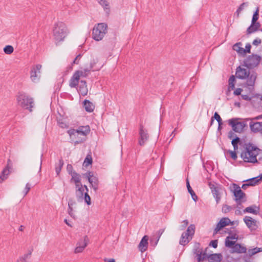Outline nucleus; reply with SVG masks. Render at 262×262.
<instances>
[{
    "label": "nucleus",
    "mask_w": 262,
    "mask_h": 262,
    "mask_svg": "<svg viewBox=\"0 0 262 262\" xmlns=\"http://www.w3.org/2000/svg\"><path fill=\"white\" fill-rule=\"evenodd\" d=\"M259 149L251 143L246 145L245 150L241 154V158L244 162L247 163H257V156L258 155Z\"/></svg>",
    "instance_id": "nucleus-1"
},
{
    "label": "nucleus",
    "mask_w": 262,
    "mask_h": 262,
    "mask_svg": "<svg viewBox=\"0 0 262 262\" xmlns=\"http://www.w3.org/2000/svg\"><path fill=\"white\" fill-rule=\"evenodd\" d=\"M235 75L236 77L241 79H247L246 84L248 86H253L254 85L256 78V74L253 72L250 73L248 69L239 66L236 70Z\"/></svg>",
    "instance_id": "nucleus-2"
},
{
    "label": "nucleus",
    "mask_w": 262,
    "mask_h": 262,
    "mask_svg": "<svg viewBox=\"0 0 262 262\" xmlns=\"http://www.w3.org/2000/svg\"><path fill=\"white\" fill-rule=\"evenodd\" d=\"M53 33L54 39L59 42L64 40L69 32L66 24L58 21L54 25Z\"/></svg>",
    "instance_id": "nucleus-3"
},
{
    "label": "nucleus",
    "mask_w": 262,
    "mask_h": 262,
    "mask_svg": "<svg viewBox=\"0 0 262 262\" xmlns=\"http://www.w3.org/2000/svg\"><path fill=\"white\" fill-rule=\"evenodd\" d=\"M16 100L18 105L24 109L29 110L30 112L32 111L33 100L26 93L23 92H19L17 95Z\"/></svg>",
    "instance_id": "nucleus-4"
},
{
    "label": "nucleus",
    "mask_w": 262,
    "mask_h": 262,
    "mask_svg": "<svg viewBox=\"0 0 262 262\" xmlns=\"http://www.w3.org/2000/svg\"><path fill=\"white\" fill-rule=\"evenodd\" d=\"M232 185L233 188L232 191L234 196V200L236 203L237 207H239L243 203L246 202V194L241 190V188L238 185L233 183Z\"/></svg>",
    "instance_id": "nucleus-5"
},
{
    "label": "nucleus",
    "mask_w": 262,
    "mask_h": 262,
    "mask_svg": "<svg viewBox=\"0 0 262 262\" xmlns=\"http://www.w3.org/2000/svg\"><path fill=\"white\" fill-rule=\"evenodd\" d=\"M107 25L105 23H99L95 25L92 32L93 38L96 41L102 39L107 33Z\"/></svg>",
    "instance_id": "nucleus-6"
},
{
    "label": "nucleus",
    "mask_w": 262,
    "mask_h": 262,
    "mask_svg": "<svg viewBox=\"0 0 262 262\" xmlns=\"http://www.w3.org/2000/svg\"><path fill=\"white\" fill-rule=\"evenodd\" d=\"M91 69L86 68L83 71L77 70L75 71L69 81V86L71 88H76L79 82L80 78L85 77L88 75L90 72Z\"/></svg>",
    "instance_id": "nucleus-7"
},
{
    "label": "nucleus",
    "mask_w": 262,
    "mask_h": 262,
    "mask_svg": "<svg viewBox=\"0 0 262 262\" xmlns=\"http://www.w3.org/2000/svg\"><path fill=\"white\" fill-rule=\"evenodd\" d=\"M195 226L191 224L188 226L186 232L182 234L179 244L183 246L187 245L192 238L195 232Z\"/></svg>",
    "instance_id": "nucleus-8"
},
{
    "label": "nucleus",
    "mask_w": 262,
    "mask_h": 262,
    "mask_svg": "<svg viewBox=\"0 0 262 262\" xmlns=\"http://www.w3.org/2000/svg\"><path fill=\"white\" fill-rule=\"evenodd\" d=\"M208 186L211 189V193L215 198L216 204H218L221 199V194L223 190H225L223 186L214 182H209Z\"/></svg>",
    "instance_id": "nucleus-9"
},
{
    "label": "nucleus",
    "mask_w": 262,
    "mask_h": 262,
    "mask_svg": "<svg viewBox=\"0 0 262 262\" xmlns=\"http://www.w3.org/2000/svg\"><path fill=\"white\" fill-rule=\"evenodd\" d=\"M67 133L70 136L71 142L75 145L82 143L85 141V139L83 137H81L75 129L71 128L69 129Z\"/></svg>",
    "instance_id": "nucleus-10"
},
{
    "label": "nucleus",
    "mask_w": 262,
    "mask_h": 262,
    "mask_svg": "<svg viewBox=\"0 0 262 262\" xmlns=\"http://www.w3.org/2000/svg\"><path fill=\"white\" fill-rule=\"evenodd\" d=\"M260 59L259 56L252 54L244 61V66L248 69H252L259 64Z\"/></svg>",
    "instance_id": "nucleus-11"
},
{
    "label": "nucleus",
    "mask_w": 262,
    "mask_h": 262,
    "mask_svg": "<svg viewBox=\"0 0 262 262\" xmlns=\"http://www.w3.org/2000/svg\"><path fill=\"white\" fill-rule=\"evenodd\" d=\"M229 124L231 126L232 129L237 133L242 132L246 125L244 122H239L238 119L235 118L230 119Z\"/></svg>",
    "instance_id": "nucleus-12"
},
{
    "label": "nucleus",
    "mask_w": 262,
    "mask_h": 262,
    "mask_svg": "<svg viewBox=\"0 0 262 262\" xmlns=\"http://www.w3.org/2000/svg\"><path fill=\"white\" fill-rule=\"evenodd\" d=\"M85 176L88 178L91 186L96 192L99 188V181L97 177L94 176L92 171H88L85 173Z\"/></svg>",
    "instance_id": "nucleus-13"
},
{
    "label": "nucleus",
    "mask_w": 262,
    "mask_h": 262,
    "mask_svg": "<svg viewBox=\"0 0 262 262\" xmlns=\"http://www.w3.org/2000/svg\"><path fill=\"white\" fill-rule=\"evenodd\" d=\"M41 65L38 64L32 67L30 72V78L32 81L37 82L40 78Z\"/></svg>",
    "instance_id": "nucleus-14"
},
{
    "label": "nucleus",
    "mask_w": 262,
    "mask_h": 262,
    "mask_svg": "<svg viewBox=\"0 0 262 262\" xmlns=\"http://www.w3.org/2000/svg\"><path fill=\"white\" fill-rule=\"evenodd\" d=\"M139 144L140 145L142 146L148 140L149 136L147 130L144 128L142 124H140L139 125Z\"/></svg>",
    "instance_id": "nucleus-15"
},
{
    "label": "nucleus",
    "mask_w": 262,
    "mask_h": 262,
    "mask_svg": "<svg viewBox=\"0 0 262 262\" xmlns=\"http://www.w3.org/2000/svg\"><path fill=\"white\" fill-rule=\"evenodd\" d=\"M89 238L87 236H85L83 239H80L77 243L76 247L75 249V253H78L82 252L87 246Z\"/></svg>",
    "instance_id": "nucleus-16"
},
{
    "label": "nucleus",
    "mask_w": 262,
    "mask_h": 262,
    "mask_svg": "<svg viewBox=\"0 0 262 262\" xmlns=\"http://www.w3.org/2000/svg\"><path fill=\"white\" fill-rule=\"evenodd\" d=\"M12 163L10 160H8L7 161V166L3 170L0 175V183H2L4 180L7 179L8 176L10 172V169H11Z\"/></svg>",
    "instance_id": "nucleus-17"
},
{
    "label": "nucleus",
    "mask_w": 262,
    "mask_h": 262,
    "mask_svg": "<svg viewBox=\"0 0 262 262\" xmlns=\"http://www.w3.org/2000/svg\"><path fill=\"white\" fill-rule=\"evenodd\" d=\"M231 223L230 220L228 217L222 218L216 225L214 230L213 234H216L222 228L229 225Z\"/></svg>",
    "instance_id": "nucleus-18"
},
{
    "label": "nucleus",
    "mask_w": 262,
    "mask_h": 262,
    "mask_svg": "<svg viewBox=\"0 0 262 262\" xmlns=\"http://www.w3.org/2000/svg\"><path fill=\"white\" fill-rule=\"evenodd\" d=\"M244 221L246 226L250 229V230H255L256 229L257 226L256 225V221L251 217L246 216L244 218Z\"/></svg>",
    "instance_id": "nucleus-19"
},
{
    "label": "nucleus",
    "mask_w": 262,
    "mask_h": 262,
    "mask_svg": "<svg viewBox=\"0 0 262 262\" xmlns=\"http://www.w3.org/2000/svg\"><path fill=\"white\" fill-rule=\"evenodd\" d=\"M76 88H77L80 95L84 96L88 94V89L85 80H81L79 85H78Z\"/></svg>",
    "instance_id": "nucleus-20"
},
{
    "label": "nucleus",
    "mask_w": 262,
    "mask_h": 262,
    "mask_svg": "<svg viewBox=\"0 0 262 262\" xmlns=\"http://www.w3.org/2000/svg\"><path fill=\"white\" fill-rule=\"evenodd\" d=\"M81 137H83L86 139L87 135L91 131L90 127L89 125L80 126L76 129Z\"/></svg>",
    "instance_id": "nucleus-21"
},
{
    "label": "nucleus",
    "mask_w": 262,
    "mask_h": 262,
    "mask_svg": "<svg viewBox=\"0 0 262 262\" xmlns=\"http://www.w3.org/2000/svg\"><path fill=\"white\" fill-rule=\"evenodd\" d=\"M33 251V248L32 247L28 250L27 253L19 256L17 259L16 262H28V260L31 258Z\"/></svg>",
    "instance_id": "nucleus-22"
},
{
    "label": "nucleus",
    "mask_w": 262,
    "mask_h": 262,
    "mask_svg": "<svg viewBox=\"0 0 262 262\" xmlns=\"http://www.w3.org/2000/svg\"><path fill=\"white\" fill-rule=\"evenodd\" d=\"M260 27V24L259 22L255 21L254 24H252L251 21V25L247 28L246 30V33L247 35L251 34L255 32L258 30Z\"/></svg>",
    "instance_id": "nucleus-23"
},
{
    "label": "nucleus",
    "mask_w": 262,
    "mask_h": 262,
    "mask_svg": "<svg viewBox=\"0 0 262 262\" xmlns=\"http://www.w3.org/2000/svg\"><path fill=\"white\" fill-rule=\"evenodd\" d=\"M148 236L145 235L140 241L138 248L141 252H144L147 250L148 247Z\"/></svg>",
    "instance_id": "nucleus-24"
},
{
    "label": "nucleus",
    "mask_w": 262,
    "mask_h": 262,
    "mask_svg": "<svg viewBox=\"0 0 262 262\" xmlns=\"http://www.w3.org/2000/svg\"><path fill=\"white\" fill-rule=\"evenodd\" d=\"M260 208L259 206H256V205H253L251 206L248 207L246 208L244 210V212L245 213H250L255 215H257L259 213Z\"/></svg>",
    "instance_id": "nucleus-25"
},
{
    "label": "nucleus",
    "mask_w": 262,
    "mask_h": 262,
    "mask_svg": "<svg viewBox=\"0 0 262 262\" xmlns=\"http://www.w3.org/2000/svg\"><path fill=\"white\" fill-rule=\"evenodd\" d=\"M250 127L252 131L257 132L262 130V122H250Z\"/></svg>",
    "instance_id": "nucleus-26"
},
{
    "label": "nucleus",
    "mask_w": 262,
    "mask_h": 262,
    "mask_svg": "<svg viewBox=\"0 0 262 262\" xmlns=\"http://www.w3.org/2000/svg\"><path fill=\"white\" fill-rule=\"evenodd\" d=\"M98 62V59L95 58L91 60L90 62V67L88 68L89 69H91V71H99L102 67V65L97 66V63Z\"/></svg>",
    "instance_id": "nucleus-27"
},
{
    "label": "nucleus",
    "mask_w": 262,
    "mask_h": 262,
    "mask_svg": "<svg viewBox=\"0 0 262 262\" xmlns=\"http://www.w3.org/2000/svg\"><path fill=\"white\" fill-rule=\"evenodd\" d=\"M233 252L238 253H245L246 252L247 249L245 247L242 246L239 244H236L232 247Z\"/></svg>",
    "instance_id": "nucleus-28"
},
{
    "label": "nucleus",
    "mask_w": 262,
    "mask_h": 262,
    "mask_svg": "<svg viewBox=\"0 0 262 262\" xmlns=\"http://www.w3.org/2000/svg\"><path fill=\"white\" fill-rule=\"evenodd\" d=\"M210 262H221L222 259V255L220 253L212 254L208 256Z\"/></svg>",
    "instance_id": "nucleus-29"
},
{
    "label": "nucleus",
    "mask_w": 262,
    "mask_h": 262,
    "mask_svg": "<svg viewBox=\"0 0 262 262\" xmlns=\"http://www.w3.org/2000/svg\"><path fill=\"white\" fill-rule=\"evenodd\" d=\"M83 107H84L85 111L90 113L92 112L95 108L93 104L88 100H85L83 101Z\"/></svg>",
    "instance_id": "nucleus-30"
},
{
    "label": "nucleus",
    "mask_w": 262,
    "mask_h": 262,
    "mask_svg": "<svg viewBox=\"0 0 262 262\" xmlns=\"http://www.w3.org/2000/svg\"><path fill=\"white\" fill-rule=\"evenodd\" d=\"M70 175L72 177L70 180L71 182H74V183H80L81 176L79 174L77 173L76 171H73V172H70Z\"/></svg>",
    "instance_id": "nucleus-31"
},
{
    "label": "nucleus",
    "mask_w": 262,
    "mask_h": 262,
    "mask_svg": "<svg viewBox=\"0 0 262 262\" xmlns=\"http://www.w3.org/2000/svg\"><path fill=\"white\" fill-rule=\"evenodd\" d=\"M242 43L241 42H237L233 45V49L238 52V53L244 55V49L242 47Z\"/></svg>",
    "instance_id": "nucleus-32"
},
{
    "label": "nucleus",
    "mask_w": 262,
    "mask_h": 262,
    "mask_svg": "<svg viewBox=\"0 0 262 262\" xmlns=\"http://www.w3.org/2000/svg\"><path fill=\"white\" fill-rule=\"evenodd\" d=\"M186 186H187L188 191L189 193L191 194L192 199L194 201H196V200H198V196L195 194V193H194V192L193 191L192 189L191 188L188 179H187V181H186Z\"/></svg>",
    "instance_id": "nucleus-33"
},
{
    "label": "nucleus",
    "mask_w": 262,
    "mask_h": 262,
    "mask_svg": "<svg viewBox=\"0 0 262 262\" xmlns=\"http://www.w3.org/2000/svg\"><path fill=\"white\" fill-rule=\"evenodd\" d=\"M235 77L233 75H232L230 77L228 80V90L229 91L233 90L235 88Z\"/></svg>",
    "instance_id": "nucleus-34"
},
{
    "label": "nucleus",
    "mask_w": 262,
    "mask_h": 262,
    "mask_svg": "<svg viewBox=\"0 0 262 262\" xmlns=\"http://www.w3.org/2000/svg\"><path fill=\"white\" fill-rule=\"evenodd\" d=\"M98 2L104 8L107 13L110 11V6L106 0H97Z\"/></svg>",
    "instance_id": "nucleus-35"
},
{
    "label": "nucleus",
    "mask_w": 262,
    "mask_h": 262,
    "mask_svg": "<svg viewBox=\"0 0 262 262\" xmlns=\"http://www.w3.org/2000/svg\"><path fill=\"white\" fill-rule=\"evenodd\" d=\"M262 251V248L255 247L253 249H249L248 254L250 256H252L258 252Z\"/></svg>",
    "instance_id": "nucleus-36"
},
{
    "label": "nucleus",
    "mask_w": 262,
    "mask_h": 262,
    "mask_svg": "<svg viewBox=\"0 0 262 262\" xmlns=\"http://www.w3.org/2000/svg\"><path fill=\"white\" fill-rule=\"evenodd\" d=\"M259 177H254L249 180L244 181V182H249V184H252L250 186H254L256 184H257L260 180V179L259 178Z\"/></svg>",
    "instance_id": "nucleus-37"
},
{
    "label": "nucleus",
    "mask_w": 262,
    "mask_h": 262,
    "mask_svg": "<svg viewBox=\"0 0 262 262\" xmlns=\"http://www.w3.org/2000/svg\"><path fill=\"white\" fill-rule=\"evenodd\" d=\"M3 50L5 54L10 55L13 52L14 48L11 45H7L4 48Z\"/></svg>",
    "instance_id": "nucleus-38"
},
{
    "label": "nucleus",
    "mask_w": 262,
    "mask_h": 262,
    "mask_svg": "<svg viewBox=\"0 0 262 262\" xmlns=\"http://www.w3.org/2000/svg\"><path fill=\"white\" fill-rule=\"evenodd\" d=\"M63 161L62 159H60L59 160V163H58V164L57 166H56L55 167V171H56V172L57 173V175H58L59 174V173L60 172V171L61 170V168L63 165Z\"/></svg>",
    "instance_id": "nucleus-39"
},
{
    "label": "nucleus",
    "mask_w": 262,
    "mask_h": 262,
    "mask_svg": "<svg viewBox=\"0 0 262 262\" xmlns=\"http://www.w3.org/2000/svg\"><path fill=\"white\" fill-rule=\"evenodd\" d=\"M259 8L258 7H257L255 11L253 13V15L252 16V20H251V21H252V24H254L255 23V21H256L258 20V17H259Z\"/></svg>",
    "instance_id": "nucleus-40"
},
{
    "label": "nucleus",
    "mask_w": 262,
    "mask_h": 262,
    "mask_svg": "<svg viewBox=\"0 0 262 262\" xmlns=\"http://www.w3.org/2000/svg\"><path fill=\"white\" fill-rule=\"evenodd\" d=\"M196 256L198 262H200L204 259L205 258L206 253L203 254V256H202V251L200 250L197 251L196 252Z\"/></svg>",
    "instance_id": "nucleus-41"
},
{
    "label": "nucleus",
    "mask_w": 262,
    "mask_h": 262,
    "mask_svg": "<svg viewBox=\"0 0 262 262\" xmlns=\"http://www.w3.org/2000/svg\"><path fill=\"white\" fill-rule=\"evenodd\" d=\"M93 160L92 156L90 154H88L84 161V164H85V166H88L90 164L92 163Z\"/></svg>",
    "instance_id": "nucleus-42"
},
{
    "label": "nucleus",
    "mask_w": 262,
    "mask_h": 262,
    "mask_svg": "<svg viewBox=\"0 0 262 262\" xmlns=\"http://www.w3.org/2000/svg\"><path fill=\"white\" fill-rule=\"evenodd\" d=\"M57 123L59 126L62 128H66L68 127L67 123L62 119L57 120Z\"/></svg>",
    "instance_id": "nucleus-43"
},
{
    "label": "nucleus",
    "mask_w": 262,
    "mask_h": 262,
    "mask_svg": "<svg viewBox=\"0 0 262 262\" xmlns=\"http://www.w3.org/2000/svg\"><path fill=\"white\" fill-rule=\"evenodd\" d=\"M231 239H228L227 238V237H226V241H225V246L227 247H233L234 246V245H235V242L234 241H232L230 240Z\"/></svg>",
    "instance_id": "nucleus-44"
},
{
    "label": "nucleus",
    "mask_w": 262,
    "mask_h": 262,
    "mask_svg": "<svg viewBox=\"0 0 262 262\" xmlns=\"http://www.w3.org/2000/svg\"><path fill=\"white\" fill-rule=\"evenodd\" d=\"M247 5V3H243L237 8L236 13L237 17H239L240 12L244 9V7Z\"/></svg>",
    "instance_id": "nucleus-45"
},
{
    "label": "nucleus",
    "mask_w": 262,
    "mask_h": 262,
    "mask_svg": "<svg viewBox=\"0 0 262 262\" xmlns=\"http://www.w3.org/2000/svg\"><path fill=\"white\" fill-rule=\"evenodd\" d=\"M213 117L214 118V120L215 119L217 121L219 124H223L222 118L217 112H215Z\"/></svg>",
    "instance_id": "nucleus-46"
},
{
    "label": "nucleus",
    "mask_w": 262,
    "mask_h": 262,
    "mask_svg": "<svg viewBox=\"0 0 262 262\" xmlns=\"http://www.w3.org/2000/svg\"><path fill=\"white\" fill-rule=\"evenodd\" d=\"M72 204L70 202L68 203V213L72 217L75 218V215L73 213V208L72 207Z\"/></svg>",
    "instance_id": "nucleus-47"
},
{
    "label": "nucleus",
    "mask_w": 262,
    "mask_h": 262,
    "mask_svg": "<svg viewBox=\"0 0 262 262\" xmlns=\"http://www.w3.org/2000/svg\"><path fill=\"white\" fill-rule=\"evenodd\" d=\"M84 202L88 205H90L91 204V198L90 195L88 194L87 192L84 193Z\"/></svg>",
    "instance_id": "nucleus-48"
},
{
    "label": "nucleus",
    "mask_w": 262,
    "mask_h": 262,
    "mask_svg": "<svg viewBox=\"0 0 262 262\" xmlns=\"http://www.w3.org/2000/svg\"><path fill=\"white\" fill-rule=\"evenodd\" d=\"M231 209V207L228 205H224L222 207V211L224 213H227Z\"/></svg>",
    "instance_id": "nucleus-49"
},
{
    "label": "nucleus",
    "mask_w": 262,
    "mask_h": 262,
    "mask_svg": "<svg viewBox=\"0 0 262 262\" xmlns=\"http://www.w3.org/2000/svg\"><path fill=\"white\" fill-rule=\"evenodd\" d=\"M31 189L30 185L29 183H27L25 186V188L24 189V190L23 191L24 195L25 196L27 194L28 192Z\"/></svg>",
    "instance_id": "nucleus-50"
},
{
    "label": "nucleus",
    "mask_w": 262,
    "mask_h": 262,
    "mask_svg": "<svg viewBox=\"0 0 262 262\" xmlns=\"http://www.w3.org/2000/svg\"><path fill=\"white\" fill-rule=\"evenodd\" d=\"M84 189L82 185H80V188H78V189L76 190V192H78L80 196H82L84 193Z\"/></svg>",
    "instance_id": "nucleus-51"
},
{
    "label": "nucleus",
    "mask_w": 262,
    "mask_h": 262,
    "mask_svg": "<svg viewBox=\"0 0 262 262\" xmlns=\"http://www.w3.org/2000/svg\"><path fill=\"white\" fill-rule=\"evenodd\" d=\"M228 152L230 154L231 157L233 160H236L237 159V156L236 153L235 151H232V150H228Z\"/></svg>",
    "instance_id": "nucleus-52"
},
{
    "label": "nucleus",
    "mask_w": 262,
    "mask_h": 262,
    "mask_svg": "<svg viewBox=\"0 0 262 262\" xmlns=\"http://www.w3.org/2000/svg\"><path fill=\"white\" fill-rule=\"evenodd\" d=\"M246 49H244V55L248 53H250V50H251V45L249 43H248L246 44V47H245Z\"/></svg>",
    "instance_id": "nucleus-53"
},
{
    "label": "nucleus",
    "mask_w": 262,
    "mask_h": 262,
    "mask_svg": "<svg viewBox=\"0 0 262 262\" xmlns=\"http://www.w3.org/2000/svg\"><path fill=\"white\" fill-rule=\"evenodd\" d=\"M188 221L187 220H184L182 222V224L181 226V230H184L188 225Z\"/></svg>",
    "instance_id": "nucleus-54"
},
{
    "label": "nucleus",
    "mask_w": 262,
    "mask_h": 262,
    "mask_svg": "<svg viewBox=\"0 0 262 262\" xmlns=\"http://www.w3.org/2000/svg\"><path fill=\"white\" fill-rule=\"evenodd\" d=\"M240 142V138L238 137H236L235 138L233 139L231 143L232 145L238 144Z\"/></svg>",
    "instance_id": "nucleus-55"
},
{
    "label": "nucleus",
    "mask_w": 262,
    "mask_h": 262,
    "mask_svg": "<svg viewBox=\"0 0 262 262\" xmlns=\"http://www.w3.org/2000/svg\"><path fill=\"white\" fill-rule=\"evenodd\" d=\"M217 240L211 241L209 244V246H212L214 248H216L217 247Z\"/></svg>",
    "instance_id": "nucleus-56"
},
{
    "label": "nucleus",
    "mask_w": 262,
    "mask_h": 262,
    "mask_svg": "<svg viewBox=\"0 0 262 262\" xmlns=\"http://www.w3.org/2000/svg\"><path fill=\"white\" fill-rule=\"evenodd\" d=\"M243 90L241 88H237L236 89H235V90L234 91V93L233 94L235 95H236V96H238V95H241V92H242Z\"/></svg>",
    "instance_id": "nucleus-57"
},
{
    "label": "nucleus",
    "mask_w": 262,
    "mask_h": 262,
    "mask_svg": "<svg viewBox=\"0 0 262 262\" xmlns=\"http://www.w3.org/2000/svg\"><path fill=\"white\" fill-rule=\"evenodd\" d=\"M238 236L237 234H233L230 236H227L228 239H236V240H237L238 239Z\"/></svg>",
    "instance_id": "nucleus-58"
},
{
    "label": "nucleus",
    "mask_w": 262,
    "mask_h": 262,
    "mask_svg": "<svg viewBox=\"0 0 262 262\" xmlns=\"http://www.w3.org/2000/svg\"><path fill=\"white\" fill-rule=\"evenodd\" d=\"M261 42V40L260 39H255L253 41L252 44L254 46H258Z\"/></svg>",
    "instance_id": "nucleus-59"
},
{
    "label": "nucleus",
    "mask_w": 262,
    "mask_h": 262,
    "mask_svg": "<svg viewBox=\"0 0 262 262\" xmlns=\"http://www.w3.org/2000/svg\"><path fill=\"white\" fill-rule=\"evenodd\" d=\"M67 169V171H68V173L70 174V172H73V171L72 170H73V167H72V165L71 164H68Z\"/></svg>",
    "instance_id": "nucleus-60"
},
{
    "label": "nucleus",
    "mask_w": 262,
    "mask_h": 262,
    "mask_svg": "<svg viewBox=\"0 0 262 262\" xmlns=\"http://www.w3.org/2000/svg\"><path fill=\"white\" fill-rule=\"evenodd\" d=\"M241 97L244 100L249 101L251 100V98L247 95H242Z\"/></svg>",
    "instance_id": "nucleus-61"
},
{
    "label": "nucleus",
    "mask_w": 262,
    "mask_h": 262,
    "mask_svg": "<svg viewBox=\"0 0 262 262\" xmlns=\"http://www.w3.org/2000/svg\"><path fill=\"white\" fill-rule=\"evenodd\" d=\"M251 184H249V183L243 184L241 188L245 190L248 186H250V185Z\"/></svg>",
    "instance_id": "nucleus-62"
},
{
    "label": "nucleus",
    "mask_w": 262,
    "mask_h": 262,
    "mask_svg": "<svg viewBox=\"0 0 262 262\" xmlns=\"http://www.w3.org/2000/svg\"><path fill=\"white\" fill-rule=\"evenodd\" d=\"M81 57V55L79 54L78 55L76 58L74 59V61H73V63L74 64H78V61H77V59Z\"/></svg>",
    "instance_id": "nucleus-63"
},
{
    "label": "nucleus",
    "mask_w": 262,
    "mask_h": 262,
    "mask_svg": "<svg viewBox=\"0 0 262 262\" xmlns=\"http://www.w3.org/2000/svg\"><path fill=\"white\" fill-rule=\"evenodd\" d=\"M104 262H115V260L114 258H104Z\"/></svg>",
    "instance_id": "nucleus-64"
}]
</instances>
